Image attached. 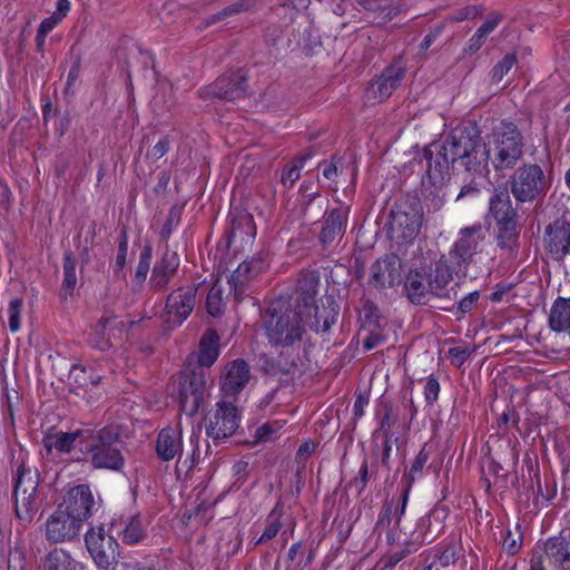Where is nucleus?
Instances as JSON below:
<instances>
[{
    "label": "nucleus",
    "mask_w": 570,
    "mask_h": 570,
    "mask_svg": "<svg viewBox=\"0 0 570 570\" xmlns=\"http://www.w3.org/2000/svg\"><path fill=\"white\" fill-rule=\"evenodd\" d=\"M429 184L441 188L450 179L451 165L455 161L471 173L481 174L488 167L485 142L476 127H456L443 139L424 148Z\"/></svg>",
    "instance_id": "nucleus-1"
},
{
    "label": "nucleus",
    "mask_w": 570,
    "mask_h": 570,
    "mask_svg": "<svg viewBox=\"0 0 570 570\" xmlns=\"http://www.w3.org/2000/svg\"><path fill=\"white\" fill-rule=\"evenodd\" d=\"M80 443V454L76 461H85L94 470L121 472L126 464V444L121 440L118 426L86 428Z\"/></svg>",
    "instance_id": "nucleus-2"
},
{
    "label": "nucleus",
    "mask_w": 570,
    "mask_h": 570,
    "mask_svg": "<svg viewBox=\"0 0 570 570\" xmlns=\"http://www.w3.org/2000/svg\"><path fill=\"white\" fill-rule=\"evenodd\" d=\"M304 312L289 308L284 302H274L267 309L265 333L268 342L276 347L299 346L305 328L303 325Z\"/></svg>",
    "instance_id": "nucleus-3"
},
{
    "label": "nucleus",
    "mask_w": 570,
    "mask_h": 570,
    "mask_svg": "<svg viewBox=\"0 0 570 570\" xmlns=\"http://www.w3.org/2000/svg\"><path fill=\"white\" fill-rule=\"evenodd\" d=\"M523 136L512 122H502L493 131L489 147L485 146L488 163L491 161L494 170L512 169L523 155Z\"/></svg>",
    "instance_id": "nucleus-4"
},
{
    "label": "nucleus",
    "mask_w": 570,
    "mask_h": 570,
    "mask_svg": "<svg viewBox=\"0 0 570 570\" xmlns=\"http://www.w3.org/2000/svg\"><path fill=\"white\" fill-rule=\"evenodd\" d=\"M511 195L518 204L542 202L550 189V180L538 164H523L509 177Z\"/></svg>",
    "instance_id": "nucleus-5"
},
{
    "label": "nucleus",
    "mask_w": 570,
    "mask_h": 570,
    "mask_svg": "<svg viewBox=\"0 0 570 570\" xmlns=\"http://www.w3.org/2000/svg\"><path fill=\"white\" fill-rule=\"evenodd\" d=\"M423 219L422 206L416 198H406L390 213L389 237L401 245L411 243L420 233Z\"/></svg>",
    "instance_id": "nucleus-6"
},
{
    "label": "nucleus",
    "mask_w": 570,
    "mask_h": 570,
    "mask_svg": "<svg viewBox=\"0 0 570 570\" xmlns=\"http://www.w3.org/2000/svg\"><path fill=\"white\" fill-rule=\"evenodd\" d=\"M485 229L481 224L461 228L458 239L449 250V259L456 275L468 276L469 267L475 263V256L482 250Z\"/></svg>",
    "instance_id": "nucleus-7"
},
{
    "label": "nucleus",
    "mask_w": 570,
    "mask_h": 570,
    "mask_svg": "<svg viewBox=\"0 0 570 570\" xmlns=\"http://www.w3.org/2000/svg\"><path fill=\"white\" fill-rule=\"evenodd\" d=\"M318 286L320 273L317 271L302 272L297 282V304L304 308L302 312L306 313V317L314 316L315 322L312 323V326L316 331L326 332L334 323V317L330 320L328 316H324L316 305L315 298L318 293Z\"/></svg>",
    "instance_id": "nucleus-8"
},
{
    "label": "nucleus",
    "mask_w": 570,
    "mask_h": 570,
    "mask_svg": "<svg viewBox=\"0 0 570 570\" xmlns=\"http://www.w3.org/2000/svg\"><path fill=\"white\" fill-rule=\"evenodd\" d=\"M86 548L100 570H108L116 561L118 543L102 525L91 527L85 534Z\"/></svg>",
    "instance_id": "nucleus-9"
},
{
    "label": "nucleus",
    "mask_w": 570,
    "mask_h": 570,
    "mask_svg": "<svg viewBox=\"0 0 570 570\" xmlns=\"http://www.w3.org/2000/svg\"><path fill=\"white\" fill-rule=\"evenodd\" d=\"M85 432L86 428L70 432L50 429L42 438L43 458L56 461L60 460L62 455L70 454L76 448L80 452V443L85 439Z\"/></svg>",
    "instance_id": "nucleus-10"
},
{
    "label": "nucleus",
    "mask_w": 570,
    "mask_h": 570,
    "mask_svg": "<svg viewBox=\"0 0 570 570\" xmlns=\"http://www.w3.org/2000/svg\"><path fill=\"white\" fill-rule=\"evenodd\" d=\"M216 406V411L208 416L206 424V434L214 441L232 436L240 422L238 411L232 403L222 401Z\"/></svg>",
    "instance_id": "nucleus-11"
},
{
    "label": "nucleus",
    "mask_w": 570,
    "mask_h": 570,
    "mask_svg": "<svg viewBox=\"0 0 570 570\" xmlns=\"http://www.w3.org/2000/svg\"><path fill=\"white\" fill-rule=\"evenodd\" d=\"M544 248L553 261L570 257V220L562 216L549 223L543 234Z\"/></svg>",
    "instance_id": "nucleus-12"
},
{
    "label": "nucleus",
    "mask_w": 570,
    "mask_h": 570,
    "mask_svg": "<svg viewBox=\"0 0 570 570\" xmlns=\"http://www.w3.org/2000/svg\"><path fill=\"white\" fill-rule=\"evenodd\" d=\"M207 391V381L204 372L193 371L180 381L179 401L181 411L188 415H195Z\"/></svg>",
    "instance_id": "nucleus-13"
},
{
    "label": "nucleus",
    "mask_w": 570,
    "mask_h": 570,
    "mask_svg": "<svg viewBox=\"0 0 570 570\" xmlns=\"http://www.w3.org/2000/svg\"><path fill=\"white\" fill-rule=\"evenodd\" d=\"M246 87L247 76L239 69L217 78L212 85L202 89V95L205 98L234 100L246 95Z\"/></svg>",
    "instance_id": "nucleus-14"
},
{
    "label": "nucleus",
    "mask_w": 570,
    "mask_h": 570,
    "mask_svg": "<svg viewBox=\"0 0 570 570\" xmlns=\"http://www.w3.org/2000/svg\"><path fill=\"white\" fill-rule=\"evenodd\" d=\"M96 502L92 491L87 484H79L71 488L65 495L63 501L58 505L70 517H75L79 523L92 515Z\"/></svg>",
    "instance_id": "nucleus-15"
},
{
    "label": "nucleus",
    "mask_w": 570,
    "mask_h": 570,
    "mask_svg": "<svg viewBox=\"0 0 570 570\" xmlns=\"http://www.w3.org/2000/svg\"><path fill=\"white\" fill-rule=\"evenodd\" d=\"M449 261L445 256L435 261L425 272V279L430 284L434 297L450 301L455 297L456 292L454 286H451L455 268L450 265Z\"/></svg>",
    "instance_id": "nucleus-16"
},
{
    "label": "nucleus",
    "mask_w": 570,
    "mask_h": 570,
    "mask_svg": "<svg viewBox=\"0 0 570 570\" xmlns=\"http://www.w3.org/2000/svg\"><path fill=\"white\" fill-rule=\"evenodd\" d=\"M405 69L401 65H391L366 88V98L373 102L386 100L401 86Z\"/></svg>",
    "instance_id": "nucleus-17"
},
{
    "label": "nucleus",
    "mask_w": 570,
    "mask_h": 570,
    "mask_svg": "<svg viewBox=\"0 0 570 570\" xmlns=\"http://www.w3.org/2000/svg\"><path fill=\"white\" fill-rule=\"evenodd\" d=\"M401 259L394 254L377 258L371 266L370 283L379 288H391L401 282Z\"/></svg>",
    "instance_id": "nucleus-18"
},
{
    "label": "nucleus",
    "mask_w": 570,
    "mask_h": 570,
    "mask_svg": "<svg viewBox=\"0 0 570 570\" xmlns=\"http://www.w3.org/2000/svg\"><path fill=\"white\" fill-rule=\"evenodd\" d=\"M197 288L194 286L179 287L173 291L166 301L167 322L180 325L193 312Z\"/></svg>",
    "instance_id": "nucleus-19"
},
{
    "label": "nucleus",
    "mask_w": 570,
    "mask_h": 570,
    "mask_svg": "<svg viewBox=\"0 0 570 570\" xmlns=\"http://www.w3.org/2000/svg\"><path fill=\"white\" fill-rule=\"evenodd\" d=\"M73 518L57 507L46 522V538L53 543L66 542L76 538L82 524Z\"/></svg>",
    "instance_id": "nucleus-20"
},
{
    "label": "nucleus",
    "mask_w": 570,
    "mask_h": 570,
    "mask_svg": "<svg viewBox=\"0 0 570 570\" xmlns=\"http://www.w3.org/2000/svg\"><path fill=\"white\" fill-rule=\"evenodd\" d=\"M180 264L179 255L165 248L160 257L155 262L149 278V287L155 292H165L169 283L176 276Z\"/></svg>",
    "instance_id": "nucleus-21"
},
{
    "label": "nucleus",
    "mask_w": 570,
    "mask_h": 570,
    "mask_svg": "<svg viewBox=\"0 0 570 570\" xmlns=\"http://www.w3.org/2000/svg\"><path fill=\"white\" fill-rule=\"evenodd\" d=\"M252 377L248 363L242 358L226 364L222 377L220 390L226 397H235L248 384Z\"/></svg>",
    "instance_id": "nucleus-22"
},
{
    "label": "nucleus",
    "mask_w": 570,
    "mask_h": 570,
    "mask_svg": "<svg viewBox=\"0 0 570 570\" xmlns=\"http://www.w3.org/2000/svg\"><path fill=\"white\" fill-rule=\"evenodd\" d=\"M489 214L497 224L518 223V212L508 189L494 188L489 198Z\"/></svg>",
    "instance_id": "nucleus-23"
},
{
    "label": "nucleus",
    "mask_w": 570,
    "mask_h": 570,
    "mask_svg": "<svg viewBox=\"0 0 570 570\" xmlns=\"http://www.w3.org/2000/svg\"><path fill=\"white\" fill-rule=\"evenodd\" d=\"M157 455L163 461H170L183 453L181 431L177 428L163 429L157 438Z\"/></svg>",
    "instance_id": "nucleus-24"
},
{
    "label": "nucleus",
    "mask_w": 570,
    "mask_h": 570,
    "mask_svg": "<svg viewBox=\"0 0 570 570\" xmlns=\"http://www.w3.org/2000/svg\"><path fill=\"white\" fill-rule=\"evenodd\" d=\"M404 292L407 299L415 305H425L433 296L430 284L425 279V273L411 271L404 282Z\"/></svg>",
    "instance_id": "nucleus-25"
},
{
    "label": "nucleus",
    "mask_w": 570,
    "mask_h": 570,
    "mask_svg": "<svg viewBox=\"0 0 570 570\" xmlns=\"http://www.w3.org/2000/svg\"><path fill=\"white\" fill-rule=\"evenodd\" d=\"M434 540V537H429L426 532H423L422 530L414 531L412 533V537L403 542L400 549L390 552L386 556V568L395 567L400 561L405 559L411 553L416 552L422 544L425 542H432Z\"/></svg>",
    "instance_id": "nucleus-26"
},
{
    "label": "nucleus",
    "mask_w": 570,
    "mask_h": 570,
    "mask_svg": "<svg viewBox=\"0 0 570 570\" xmlns=\"http://www.w3.org/2000/svg\"><path fill=\"white\" fill-rule=\"evenodd\" d=\"M345 222L346 216L342 210L333 209L328 213L320 233V242L324 247L332 245L343 235Z\"/></svg>",
    "instance_id": "nucleus-27"
},
{
    "label": "nucleus",
    "mask_w": 570,
    "mask_h": 570,
    "mask_svg": "<svg viewBox=\"0 0 570 570\" xmlns=\"http://www.w3.org/2000/svg\"><path fill=\"white\" fill-rule=\"evenodd\" d=\"M549 327L556 333L570 328V297H557L552 303L549 314Z\"/></svg>",
    "instance_id": "nucleus-28"
},
{
    "label": "nucleus",
    "mask_w": 570,
    "mask_h": 570,
    "mask_svg": "<svg viewBox=\"0 0 570 570\" xmlns=\"http://www.w3.org/2000/svg\"><path fill=\"white\" fill-rule=\"evenodd\" d=\"M256 235V226L254 223V218L248 213H240L236 217L233 218L228 242H249Z\"/></svg>",
    "instance_id": "nucleus-29"
},
{
    "label": "nucleus",
    "mask_w": 570,
    "mask_h": 570,
    "mask_svg": "<svg viewBox=\"0 0 570 570\" xmlns=\"http://www.w3.org/2000/svg\"><path fill=\"white\" fill-rule=\"evenodd\" d=\"M219 355V336L215 330L208 328L199 341L198 363L202 366H212Z\"/></svg>",
    "instance_id": "nucleus-30"
},
{
    "label": "nucleus",
    "mask_w": 570,
    "mask_h": 570,
    "mask_svg": "<svg viewBox=\"0 0 570 570\" xmlns=\"http://www.w3.org/2000/svg\"><path fill=\"white\" fill-rule=\"evenodd\" d=\"M124 528L121 530L117 529V522H111V528L116 531V533L121 538L124 543L127 544H136L145 539L146 537V528L142 524L139 515H130L126 518L122 522Z\"/></svg>",
    "instance_id": "nucleus-31"
},
{
    "label": "nucleus",
    "mask_w": 570,
    "mask_h": 570,
    "mask_svg": "<svg viewBox=\"0 0 570 570\" xmlns=\"http://www.w3.org/2000/svg\"><path fill=\"white\" fill-rule=\"evenodd\" d=\"M544 553L552 563L563 566L570 562V543L563 535L551 537L544 543Z\"/></svg>",
    "instance_id": "nucleus-32"
},
{
    "label": "nucleus",
    "mask_w": 570,
    "mask_h": 570,
    "mask_svg": "<svg viewBox=\"0 0 570 570\" xmlns=\"http://www.w3.org/2000/svg\"><path fill=\"white\" fill-rule=\"evenodd\" d=\"M16 515L22 523H31L38 512L40 504L37 493H16Z\"/></svg>",
    "instance_id": "nucleus-33"
},
{
    "label": "nucleus",
    "mask_w": 570,
    "mask_h": 570,
    "mask_svg": "<svg viewBox=\"0 0 570 570\" xmlns=\"http://www.w3.org/2000/svg\"><path fill=\"white\" fill-rule=\"evenodd\" d=\"M501 21V13H490L487 20L478 28L474 35L470 38L465 50L470 55L475 53L483 46L488 36L500 24Z\"/></svg>",
    "instance_id": "nucleus-34"
},
{
    "label": "nucleus",
    "mask_w": 570,
    "mask_h": 570,
    "mask_svg": "<svg viewBox=\"0 0 570 570\" xmlns=\"http://www.w3.org/2000/svg\"><path fill=\"white\" fill-rule=\"evenodd\" d=\"M39 485L38 471L31 466L21 464L17 470V479L13 488L16 493H37Z\"/></svg>",
    "instance_id": "nucleus-35"
},
{
    "label": "nucleus",
    "mask_w": 570,
    "mask_h": 570,
    "mask_svg": "<svg viewBox=\"0 0 570 570\" xmlns=\"http://www.w3.org/2000/svg\"><path fill=\"white\" fill-rule=\"evenodd\" d=\"M79 563L63 549H55L45 559L43 570H77Z\"/></svg>",
    "instance_id": "nucleus-36"
},
{
    "label": "nucleus",
    "mask_w": 570,
    "mask_h": 570,
    "mask_svg": "<svg viewBox=\"0 0 570 570\" xmlns=\"http://www.w3.org/2000/svg\"><path fill=\"white\" fill-rule=\"evenodd\" d=\"M114 331H127V323L118 321L112 313L104 314L97 324V332L102 336V338L101 342H97L96 346L102 351L109 348L111 344L108 338L105 340V335L107 332Z\"/></svg>",
    "instance_id": "nucleus-37"
},
{
    "label": "nucleus",
    "mask_w": 570,
    "mask_h": 570,
    "mask_svg": "<svg viewBox=\"0 0 570 570\" xmlns=\"http://www.w3.org/2000/svg\"><path fill=\"white\" fill-rule=\"evenodd\" d=\"M497 244L501 249L512 252L518 246L520 227L518 223L497 224Z\"/></svg>",
    "instance_id": "nucleus-38"
},
{
    "label": "nucleus",
    "mask_w": 570,
    "mask_h": 570,
    "mask_svg": "<svg viewBox=\"0 0 570 570\" xmlns=\"http://www.w3.org/2000/svg\"><path fill=\"white\" fill-rule=\"evenodd\" d=\"M313 157V153H306L303 156L294 159L291 166L283 169L281 183L285 188H292L293 185L299 179L301 170L305 163Z\"/></svg>",
    "instance_id": "nucleus-39"
},
{
    "label": "nucleus",
    "mask_w": 570,
    "mask_h": 570,
    "mask_svg": "<svg viewBox=\"0 0 570 570\" xmlns=\"http://www.w3.org/2000/svg\"><path fill=\"white\" fill-rule=\"evenodd\" d=\"M76 285V259L73 257L72 252L68 250L65 253L63 257V281L61 285V291L65 294V296L71 295Z\"/></svg>",
    "instance_id": "nucleus-40"
},
{
    "label": "nucleus",
    "mask_w": 570,
    "mask_h": 570,
    "mask_svg": "<svg viewBox=\"0 0 570 570\" xmlns=\"http://www.w3.org/2000/svg\"><path fill=\"white\" fill-rule=\"evenodd\" d=\"M155 107H159L163 111H169L176 104L174 88L170 83H159L158 91L153 99Z\"/></svg>",
    "instance_id": "nucleus-41"
},
{
    "label": "nucleus",
    "mask_w": 570,
    "mask_h": 570,
    "mask_svg": "<svg viewBox=\"0 0 570 570\" xmlns=\"http://www.w3.org/2000/svg\"><path fill=\"white\" fill-rule=\"evenodd\" d=\"M153 257V250L150 246H146L141 249L139 255L138 265L135 271L134 282L138 286H142L147 279L148 272L150 269V263Z\"/></svg>",
    "instance_id": "nucleus-42"
},
{
    "label": "nucleus",
    "mask_w": 570,
    "mask_h": 570,
    "mask_svg": "<svg viewBox=\"0 0 570 570\" xmlns=\"http://www.w3.org/2000/svg\"><path fill=\"white\" fill-rule=\"evenodd\" d=\"M7 566V570H27L24 552L20 548L9 550L8 556H0V567Z\"/></svg>",
    "instance_id": "nucleus-43"
},
{
    "label": "nucleus",
    "mask_w": 570,
    "mask_h": 570,
    "mask_svg": "<svg viewBox=\"0 0 570 570\" xmlns=\"http://www.w3.org/2000/svg\"><path fill=\"white\" fill-rule=\"evenodd\" d=\"M206 307L208 314L212 316H219L224 309L223 289L218 284H214L206 299Z\"/></svg>",
    "instance_id": "nucleus-44"
},
{
    "label": "nucleus",
    "mask_w": 570,
    "mask_h": 570,
    "mask_svg": "<svg viewBox=\"0 0 570 570\" xmlns=\"http://www.w3.org/2000/svg\"><path fill=\"white\" fill-rule=\"evenodd\" d=\"M255 6V0H240L237 2H234L227 7H225L223 10L218 11L212 17V21H218L222 19H225L227 17L238 14L242 12H246L250 10Z\"/></svg>",
    "instance_id": "nucleus-45"
},
{
    "label": "nucleus",
    "mask_w": 570,
    "mask_h": 570,
    "mask_svg": "<svg viewBox=\"0 0 570 570\" xmlns=\"http://www.w3.org/2000/svg\"><path fill=\"white\" fill-rule=\"evenodd\" d=\"M23 301L21 298H12L8 305V322L12 333H17L21 327V311Z\"/></svg>",
    "instance_id": "nucleus-46"
},
{
    "label": "nucleus",
    "mask_w": 570,
    "mask_h": 570,
    "mask_svg": "<svg viewBox=\"0 0 570 570\" xmlns=\"http://www.w3.org/2000/svg\"><path fill=\"white\" fill-rule=\"evenodd\" d=\"M429 460V452L423 448L416 454L409 472L404 475L407 479V488H411L412 483L415 481L417 476H420L423 472V469Z\"/></svg>",
    "instance_id": "nucleus-47"
},
{
    "label": "nucleus",
    "mask_w": 570,
    "mask_h": 570,
    "mask_svg": "<svg viewBox=\"0 0 570 570\" xmlns=\"http://www.w3.org/2000/svg\"><path fill=\"white\" fill-rule=\"evenodd\" d=\"M517 62V57L513 53L505 55L492 69V80L499 82L512 69Z\"/></svg>",
    "instance_id": "nucleus-48"
},
{
    "label": "nucleus",
    "mask_w": 570,
    "mask_h": 570,
    "mask_svg": "<svg viewBox=\"0 0 570 570\" xmlns=\"http://www.w3.org/2000/svg\"><path fill=\"white\" fill-rule=\"evenodd\" d=\"M409 492H410V488L406 487L402 491V494L400 498H397V499L392 498L391 501L387 502V504H393L392 513H393V518H394V527L395 528H399L401 519L405 513V510L407 507V501H409Z\"/></svg>",
    "instance_id": "nucleus-49"
},
{
    "label": "nucleus",
    "mask_w": 570,
    "mask_h": 570,
    "mask_svg": "<svg viewBox=\"0 0 570 570\" xmlns=\"http://www.w3.org/2000/svg\"><path fill=\"white\" fill-rule=\"evenodd\" d=\"M242 271L243 268L237 267L228 278L230 289L234 291L236 296H240L245 293V285L249 282V278H247V276L242 273Z\"/></svg>",
    "instance_id": "nucleus-50"
},
{
    "label": "nucleus",
    "mask_w": 570,
    "mask_h": 570,
    "mask_svg": "<svg viewBox=\"0 0 570 570\" xmlns=\"http://www.w3.org/2000/svg\"><path fill=\"white\" fill-rule=\"evenodd\" d=\"M242 271L243 268L237 267L228 278L230 289L234 291L236 296H240L245 293V285L249 282V278H247V276L242 273Z\"/></svg>",
    "instance_id": "nucleus-51"
},
{
    "label": "nucleus",
    "mask_w": 570,
    "mask_h": 570,
    "mask_svg": "<svg viewBox=\"0 0 570 570\" xmlns=\"http://www.w3.org/2000/svg\"><path fill=\"white\" fill-rule=\"evenodd\" d=\"M521 544L522 533L518 532L517 534H514L512 533L511 530H507L502 542V548L507 551V553L510 556L517 554L521 548Z\"/></svg>",
    "instance_id": "nucleus-52"
},
{
    "label": "nucleus",
    "mask_w": 570,
    "mask_h": 570,
    "mask_svg": "<svg viewBox=\"0 0 570 570\" xmlns=\"http://www.w3.org/2000/svg\"><path fill=\"white\" fill-rule=\"evenodd\" d=\"M281 425L276 423H266L256 429L255 438L258 442H267L274 440Z\"/></svg>",
    "instance_id": "nucleus-53"
},
{
    "label": "nucleus",
    "mask_w": 570,
    "mask_h": 570,
    "mask_svg": "<svg viewBox=\"0 0 570 570\" xmlns=\"http://www.w3.org/2000/svg\"><path fill=\"white\" fill-rule=\"evenodd\" d=\"M238 267L243 268L242 273L250 281L264 269V262L258 258H253L240 263Z\"/></svg>",
    "instance_id": "nucleus-54"
},
{
    "label": "nucleus",
    "mask_w": 570,
    "mask_h": 570,
    "mask_svg": "<svg viewBox=\"0 0 570 570\" xmlns=\"http://www.w3.org/2000/svg\"><path fill=\"white\" fill-rule=\"evenodd\" d=\"M440 393V383L434 376H429L424 386V397L428 404L434 403Z\"/></svg>",
    "instance_id": "nucleus-55"
},
{
    "label": "nucleus",
    "mask_w": 570,
    "mask_h": 570,
    "mask_svg": "<svg viewBox=\"0 0 570 570\" xmlns=\"http://www.w3.org/2000/svg\"><path fill=\"white\" fill-rule=\"evenodd\" d=\"M480 298V292L473 291L465 295L463 298H461L458 303V311L461 314H466L471 312L474 306L476 305L478 301Z\"/></svg>",
    "instance_id": "nucleus-56"
},
{
    "label": "nucleus",
    "mask_w": 570,
    "mask_h": 570,
    "mask_svg": "<svg viewBox=\"0 0 570 570\" xmlns=\"http://www.w3.org/2000/svg\"><path fill=\"white\" fill-rule=\"evenodd\" d=\"M271 518H272V515H269V518H268L269 523L266 527V529L264 530V532L262 533V535L259 537V539L256 541V544H262V543H265V542L272 540L279 532L281 527H282L279 520L278 519L271 520Z\"/></svg>",
    "instance_id": "nucleus-57"
},
{
    "label": "nucleus",
    "mask_w": 570,
    "mask_h": 570,
    "mask_svg": "<svg viewBox=\"0 0 570 570\" xmlns=\"http://www.w3.org/2000/svg\"><path fill=\"white\" fill-rule=\"evenodd\" d=\"M170 149V140L167 136L163 137L148 153L147 156L155 160L164 157Z\"/></svg>",
    "instance_id": "nucleus-58"
},
{
    "label": "nucleus",
    "mask_w": 570,
    "mask_h": 570,
    "mask_svg": "<svg viewBox=\"0 0 570 570\" xmlns=\"http://www.w3.org/2000/svg\"><path fill=\"white\" fill-rule=\"evenodd\" d=\"M470 354L471 353H470L469 348L452 347L449 350V355L451 357V362L456 367H460L461 365H463L464 362L469 358Z\"/></svg>",
    "instance_id": "nucleus-59"
},
{
    "label": "nucleus",
    "mask_w": 570,
    "mask_h": 570,
    "mask_svg": "<svg viewBox=\"0 0 570 570\" xmlns=\"http://www.w3.org/2000/svg\"><path fill=\"white\" fill-rule=\"evenodd\" d=\"M392 512H393V504L385 503L381 513L379 514L376 528H382V529L390 528L391 523L394 522Z\"/></svg>",
    "instance_id": "nucleus-60"
},
{
    "label": "nucleus",
    "mask_w": 570,
    "mask_h": 570,
    "mask_svg": "<svg viewBox=\"0 0 570 570\" xmlns=\"http://www.w3.org/2000/svg\"><path fill=\"white\" fill-rule=\"evenodd\" d=\"M4 399H6V406L8 410V413L10 417L13 420L14 410L19 405L20 396L19 393L16 390L9 391L7 387L4 389Z\"/></svg>",
    "instance_id": "nucleus-61"
},
{
    "label": "nucleus",
    "mask_w": 570,
    "mask_h": 570,
    "mask_svg": "<svg viewBox=\"0 0 570 570\" xmlns=\"http://www.w3.org/2000/svg\"><path fill=\"white\" fill-rule=\"evenodd\" d=\"M80 67H81L80 58H76L75 61L72 62L70 69H69V72H68L67 82H66V90L71 89V87L78 80V78L80 76Z\"/></svg>",
    "instance_id": "nucleus-62"
},
{
    "label": "nucleus",
    "mask_w": 570,
    "mask_h": 570,
    "mask_svg": "<svg viewBox=\"0 0 570 570\" xmlns=\"http://www.w3.org/2000/svg\"><path fill=\"white\" fill-rule=\"evenodd\" d=\"M127 256L116 255L114 264H111L112 274L117 278H125V266Z\"/></svg>",
    "instance_id": "nucleus-63"
},
{
    "label": "nucleus",
    "mask_w": 570,
    "mask_h": 570,
    "mask_svg": "<svg viewBox=\"0 0 570 570\" xmlns=\"http://www.w3.org/2000/svg\"><path fill=\"white\" fill-rule=\"evenodd\" d=\"M61 21V17L52 14L41 21L37 31L48 35Z\"/></svg>",
    "instance_id": "nucleus-64"
}]
</instances>
